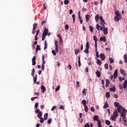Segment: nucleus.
<instances>
[{"instance_id": "f257e3e1", "label": "nucleus", "mask_w": 127, "mask_h": 127, "mask_svg": "<svg viewBox=\"0 0 127 127\" xmlns=\"http://www.w3.org/2000/svg\"><path fill=\"white\" fill-rule=\"evenodd\" d=\"M114 106L117 107L118 111V113H121L122 111H123V106L122 105H120V103L115 102L114 103Z\"/></svg>"}, {"instance_id": "f03ea898", "label": "nucleus", "mask_w": 127, "mask_h": 127, "mask_svg": "<svg viewBox=\"0 0 127 127\" xmlns=\"http://www.w3.org/2000/svg\"><path fill=\"white\" fill-rule=\"evenodd\" d=\"M119 88L120 90H123L124 89H125V91L127 90V79H126L124 82H123V86L121 84L119 85Z\"/></svg>"}, {"instance_id": "7ed1b4c3", "label": "nucleus", "mask_w": 127, "mask_h": 127, "mask_svg": "<svg viewBox=\"0 0 127 127\" xmlns=\"http://www.w3.org/2000/svg\"><path fill=\"white\" fill-rule=\"evenodd\" d=\"M118 117H119V114L118 113V111H114L113 116H111L112 121H116V119H117Z\"/></svg>"}, {"instance_id": "20e7f679", "label": "nucleus", "mask_w": 127, "mask_h": 127, "mask_svg": "<svg viewBox=\"0 0 127 127\" xmlns=\"http://www.w3.org/2000/svg\"><path fill=\"white\" fill-rule=\"evenodd\" d=\"M36 114H38L37 115V117L39 119H41L42 118V112L40 111V109H36L35 111Z\"/></svg>"}, {"instance_id": "39448f33", "label": "nucleus", "mask_w": 127, "mask_h": 127, "mask_svg": "<svg viewBox=\"0 0 127 127\" xmlns=\"http://www.w3.org/2000/svg\"><path fill=\"white\" fill-rule=\"evenodd\" d=\"M105 26H100V25H99V24H97L96 25V29H97L98 31H100V30H104V28H105Z\"/></svg>"}, {"instance_id": "423d86ee", "label": "nucleus", "mask_w": 127, "mask_h": 127, "mask_svg": "<svg viewBox=\"0 0 127 127\" xmlns=\"http://www.w3.org/2000/svg\"><path fill=\"white\" fill-rule=\"evenodd\" d=\"M93 119L96 121L97 122L98 126H99V122H100V125H102L101 123V120H99V116L95 115L93 117Z\"/></svg>"}, {"instance_id": "0eeeda50", "label": "nucleus", "mask_w": 127, "mask_h": 127, "mask_svg": "<svg viewBox=\"0 0 127 127\" xmlns=\"http://www.w3.org/2000/svg\"><path fill=\"white\" fill-rule=\"evenodd\" d=\"M120 19H122V16H115L114 17V21L116 22L120 21Z\"/></svg>"}, {"instance_id": "6e6552de", "label": "nucleus", "mask_w": 127, "mask_h": 127, "mask_svg": "<svg viewBox=\"0 0 127 127\" xmlns=\"http://www.w3.org/2000/svg\"><path fill=\"white\" fill-rule=\"evenodd\" d=\"M108 31H109V28L108 27L104 28L103 29L104 34H105V35H107V34H108V33H109Z\"/></svg>"}, {"instance_id": "1a4fd4ad", "label": "nucleus", "mask_w": 127, "mask_h": 127, "mask_svg": "<svg viewBox=\"0 0 127 127\" xmlns=\"http://www.w3.org/2000/svg\"><path fill=\"white\" fill-rule=\"evenodd\" d=\"M120 72L123 76H127V72H126L125 69L123 68L120 69Z\"/></svg>"}, {"instance_id": "9d476101", "label": "nucleus", "mask_w": 127, "mask_h": 127, "mask_svg": "<svg viewBox=\"0 0 127 127\" xmlns=\"http://www.w3.org/2000/svg\"><path fill=\"white\" fill-rule=\"evenodd\" d=\"M32 65L33 66L35 65V64H36V57L34 56L32 59Z\"/></svg>"}, {"instance_id": "9b49d317", "label": "nucleus", "mask_w": 127, "mask_h": 127, "mask_svg": "<svg viewBox=\"0 0 127 127\" xmlns=\"http://www.w3.org/2000/svg\"><path fill=\"white\" fill-rule=\"evenodd\" d=\"M100 57L102 61H104V60L106 59V56H105V54H104V53L100 54Z\"/></svg>"}, {"instance_id": "f8f14e48", "label": "nucleus", "mask_w": 127, "mask_h": 127, "mask_svg": "<svg viewBox=\"0 0 127 127\" xmlns=\"http://www.w3.org/2000/svg\"><path fill=\"white\" fill-rule=\"evenodd\" d=\"M55 50L58 53V45L57 44V40L55 41Z\"/></svg>"}, {"instance_id": "ddd939ff", "label": "nucleus", "mask_w": 127, "mask_h": 127, "mask_svg": "<svg viewBox=\"0 0 127 127\" xmlns=\"http://www.w3.org/2000/svg\"><path fill=\"white\" fill-rule=\"evenodd\" d=\"M43 34L44 35H48V29H46V27L44 28V32L43 33Z\"/></svg>"}, {"instance_id": "4468645a", "label": "nucleus", "mask_w": 127, "mask_h": 127, "mask_svg": "<svg viewBox=\"0 0 127 127\" xmlns=\"http://www.w3.org/2000/svg\"><path fill=\"white\" fill-rule=\"evenodd\" d=\"M90 17H91L90 15L86 14L85 15V19H86V22H88V21H90Z\"/></svg>"}, {"instance_id": "2eb2a0df", "label": "nucleus", "mask_w": 127, "mask_h": 127, "mask_svg": "<svg viewBox=\"0 0 127 127\" xmlns=\"http://www.w3.org/2000/svg\"><path fill=\"white\" fill-rule=\"evenodd\" d=\"M114 79H117L118 77V69L115 70L114 74Z\"/></svg>"}, {"instance_id": "dca6fc26", "label": "nucleus", "mask_w": 127, "mask_h": 127, "mask_svg": "<svg viewBox=\"0 0 127 127\" xmlns=\"http://www.w3.org/2000/svg\"><path fill=\"white\" fill-rule=\"evenodd\" d=\"M96 76L98 77V78H100L101 77V72L99 70H97L96 72Z\"/></svg>"}, {"instance_id": "f3484780", "label": "nucleus", "mask_w": 127, "mask_h": 127, "mask_svg": "<svg viewBox=\"0 0 127 127\" xmlns=\"http://www.w3.org/2000/svg\"><path fill=\"white\" fill-rule=\"evenodd\" d=\"M42 93H44L46 91V88L44 85L41 86Z\"/></svg>"}, {"instance_id": "a211bd4d", "label": "nucleus", "mask_w": 127, "mask_h": 127, "mask_svg": "<svg viewBox=\"0 0 127 127\" xmlns=\"http://www.w3.org/2000/svg\"><path fill=\"white\" fill-rule=\"evenodd\" d=\"M106 84H105V87H106V88H108V87H109V85H110V81H109V80L108 79H107L106 80Z\"/></svg>"}, {"instance_id": "6ab92c4d", "label": "nucleus", "mask_w": 127, "mask_h": 127, "mask_svg": "<svg viewBox=\"0 0 127 127\" xmlns=\"http://www.w3.org/2000/svg\"><path fill=\"white\" fill-rule=\"evenodd\" d=\"M99 17H100V16L99 15V14H98L96 16H95V19L96 22H98V21H99Z\"/></svg>"}, {"instance_id": "aec40b11", "label": "nucleus", "mask_w": 127, "mask_h": 127, "mask_svg": "<svg viewBox=\"0 0 127 127\" xmlns=\"http://www.w3.org/2000/svg\"><path fill=\"white\" fill-rule=\"evenodd\" d=\"M107 108H109V104L107 102H106L103 106V109H107Z\"/></svg>"}, {"instance_id": "412c9836", "label": "nucleus", "mask_w": 127, "mask_h": 127, "mask_svg": "<svg viewBox=\"0 0 127 127\" xmlns=\"http://www.w3.org/2000/svg\"><path fill=\"white\" fill-rule=\"evenodd\" d=\"M100 41H103V42H106V37H101L100 39Z\"/></svg>"}, {"instance_id": "4be33fe9", "label": "nucleus", "mask_w": 127, "mask_h": 127, "mask_svg": "<svg viewBox=\"0 0 127 127\" xmlns=\"http://www.w3.org/2000/svg\"><path fill=\"white\" fill-rule=\"evenodd\" d=\"M115 14L116 15V16H122L118 10L116 11Z\"/></svg>"}, {"instance_id": "5701e85b", "label": "nucleus", "mask_w": 127, "mask_h": 127, "mask_svg": "<svg viewBox=\"0 0 127 127\" xmlns=\"http://www.w3.org/2000/svg\"><path fill=\"white\" fill-rule=\"evenodd\" d=\"M48 118V113H46L44 115V120L46 121L47 120Z\"/></svg>"}, {"instance_id": "b1692460", "label": "nucleus", "mask_w": 127, "mask_h": 127, "mask_svg": "<svg viewBox=\"0 0 127 127\" xmlns=\"http://www.w3.org/2000/svg\"><path fill=\"white\" fill-rule=\"evenodd\" d=\"M47 49V42L46 41V40L44 42V50H45Z\"/></svg>"}, {"instance_id": "393cba45", "label": "nucleus", "mask_w": 127, "mask_h": 127, "mask_svg": "<svg viewBox=\"0 0 127 127\" xmlns=\"http://www.w3.org/2000/svg\"><path fill=\"white\" fill-rule=\"evenodd\" d=\"M121 117H122V118H123V120L126 119V113L122 112L121 113Z\"/></svg>"}, {"instance_id": "a878e982", "label": "nucleus", "mask_w": 127, "mask_h": 127, "mask_svg": "<svg viewBox=\"0 0 127 127\" xmlns=\"http://www.w3.org/2000/svg\"><path fill=\"white\" fill-rule=\"evenodd\" d=\"M72 19H73V23H75V19L76 18V15H75V14H73L72 15Z\"/></svg>"}, {"instance_id": "bb28decb", "label": "nucleus", "mask_w": 127, "mask_h": 127, "mask_svg": "<svg viewBox=\"0 0 127 127\" xmlns=\"http://www.w3.org/2000/svg\"><path fill=\"white\" fill-rule=\"evenodd\" d=\"M80 52V50L77 49L74 50V54L75 55H77L78 53H79Z\"/></svg>"}, {"instance_id": "cd10ccee", "label": "nucleus", "mask_w": 127, "mask_h": 127, "mask_svg": "<svg viewBox=\"0 0 127 127\" xmlns=\"http://www.w3.org/2000/svg\"><path fill=\"white\" fill-rule=\"evenodd\" d=\"M105 124L107 126H110L111 125V122L109 120H105Z\"/></svg>"}, {"instance_id": "c85d7f7f", "label": "nucleus", "mask_w": 127, "mask_h": 127, "mask_svg": "<svg viewBox=\"0 0 127 127\" xmlns=\"http://www.w3.org/2000/svg\"><path fill=\"white\" fill-rule=\"evenodd\" d=\"M37 81V74H36L35 77L34 78V84H36Z\"/></svg>"}, {"instance_id": "c756f323", "label": "nucleus", "mask_w": 127, "mask_h": 127, "mask_svg": "<svg viewBox=\"0 0 127 127\" xmlns=\"http://www.w3.org/2000/svg\"><path fill=\"white\" fill-rule=\"evenodd\" d=\"M111 96V94L110 93V92H108L106 93V97L107 98H110V97Z\"/></svg>"}, {"instance_id": "7c9ffc66", "label": "nucleus", "mask_w": 127, "mask_h": 127, "mask_svg": "<svg viewBox=\"0 0 127 127\" xmlns=\"http://www.w3.org/2000/svg\"><path fill=\"white\" fill-rule=\"evenodd\" d=\"M109 60L111 64H113L114 63V62H115V61H114V59L112 58H109Z\"/></svg>"}, {"instance_id": "2f4dec72", "label": "nucleus", "mask_w": 127, "mask_h": 127, "mask_svg": "<svg viewBox=\"0 0 127 127\" xmlns=\"http://www.w3.org/2000/svg\"><path fill=\"white\" fill-rule=\"evenodd\" d=\"M97 63L98 65H102V61H101V60H99V59H97Z\"/></svg>"}, {"instance_id": "473e14b6", "label": "nucleus", "mask_w": 127, "mask_h": 127, "mask_svg": "<svg viewBox=\"0 0 127 127\" xmlns=\"http://www.w3.org/2000/svg\"><path fill=\"white\" fill-rule=\"evenodd\" d=\"M88 110H89V109L88 108V106L85 105L84 106V111H85V112H86V113H88Z\"/></svg>"}, {"instance_id": "72a5a7b5", "label": "nucleus", "mask_w": 127, "mask_h": 127, "mask_svg": "<svg viewBox=\"0 0 127 127\" xmlns=\"http://www.w3.org/2000/svg\"><path fill=\"white\" fill-rule=\"evenodd\" d=\"M110 90L111 92H116V87L110 88Z\"/></svg>"}, {"instance_id": "f704fd0d", "label": "nucleus", "mask_w": 127, "mask_h": 127, "mask_svg": "<svg viewBox=\"0 0 127 127\" xmlns=\"http://www.w3.org/2000/svg\"><path fill=\"white\" fill-rule=\"evenodd\" d=\"M85 47L87 49H89L90 48V46L89 45V42H86Z\"/></svg>"}, {"instance_id": "c9c22d12", "label": "nucleus", "mask_w": 127, "mask_h": 127, "mask_svg": "<svg viewBox=\"0 0 127 127\" xmlns=\"http://www.w3.org/2000/svg\"><path fill=\"white\" fill-rule=\"evenodd\" d=\"M100 20L101 21V22H104V23H105V20H104V18H103V16H100Z\"/></svg>"}, {"instance_id": "e433bc0d", "label": "nucleus", "mask_w": 127, "mask_h": 127, "mask_svg": "<svg viewBox=\"0 0 127 127\" xmlns=\"http://www.w3.org/2000/svg\"><path fill=\"white\" fill-rule=\"evenodd\" d=\"M89 30L91 32H93L94 31V27L90 26H89Z\"/></svg>"}, {"instance_id": "4c0bfd02", "label": "nucleus", "mask_w": 127, "mask_h": 127, "mask_svg": "<svg viewBox=\"0 0 127 127\" xmlns=\"http://www.w3.org/2000/svg\"><path fill=\"white\" fill-rule=\"evenodd\" d=\"M64 4H68L69 3V0H64Z\"/></svg>"}, {"instance_id": "58836bf2", "label": "nucleus", "mask_w": 127, "mask_h": 127, "mask_svg": "<svg viewBox=\"0 0 127 127\" xmlns=\"http://www.w3.org/2000/svg\"><path fill=\"white\" fill-rule=\"evenodd\" d=\"M96 52V56L97 58H99L100 56H99V52L98 51H95Z\"/></svg>"}, {"instance_id": "ea45409f", "label": "nucleus", "mask_w": 127, "mask_h": 127, "mask_svg": "<svg viewBox=\"0 0 127 127\" xmlns=\"http://www.w3.org/2000/svg\"><path fill=\"white\" fill-rule=\"evenodd\" d=\"M40 119V123H41V124H43V123H44V120L43 119V118H39Z\"/></svg>"}, {"instance_id": "a19ab883", "label": "nucleus", "mask_w": 127, "mask_h": 127, "mask_svg": "<svg viewBox=\"0 0 127 127\" xmlns=\"http://www.w3.org/2000/svg\"><path fill=\"white\" fill-rule=\"evenodd\" d=\"M84 52L85 53H87V54H89V49H85V50L84 51Z\"/></svg>"}, {"instance_id": "79ce46f5", "label": "nucleus", "mask_w": 127, "mask_h": 127, "mask_svg": "<svg viewBox=\"0 0 127 127\" xmlns=\"http://www.w3.org/2000/svg\"><path fill=\"white\" fill-rule=\"evenodd\" d=\"M93 39L95 41V43L97 42V40L98 39L97 38V37L95 35L93 36Z\"/></svg>"}, {"instance_id": "37998d69", "label": "nucleus", "mask_w": 127, "mask_h": 127, "mask_svg": "<svg viewBox=\"0 0 127 127\" xmlns=\"http://www.w3.org/2000/svg\"><path fill=\"white\" fill-rule=\"evenodd\" d=\"M78 18L79 20L81 19V15H80V14H81V12L80 11H79L78 12Z\"/></svg>"}, {"instance_id": "c03bdc74", "label": "nucleus", "mask_w": 127, "mask_h": 127, "mask_svg": "<svg viewBox=\"0 0 127 127\" xmlns=\"http://www.w3.org/2000/svg\"><path fill=\"white\" fill-rule=\"evenodd\" d=\"M45 36H47L46 35H44V34H42V40H43V41L44 40V39H45Z\"/></svg>"}, {"instance_id": "a18cd8bd", "label": "nucleus", "mask_w": 127, "mask_h": 127, "mask_svg": "<svg viewBox=\"0 0 127 127\" xmlns=\"http://www.w3.org/2000/svg\"><path fill=\"white\" fill-rule=\"evenodd\" d=\"M123 122H124V126H127V119H123Z\"/></svg>"}, {"instance_id": "49530a36", "label": "nucleus", "mask_w": 127, "mask_h": 127, "mask_svg": "<svg viewBox=\"0 0 127 127\" xmlns=\"http://www.w3.org/2000/svg\"><path fill=\"white\" fill-rule=\"evenodd\" d=\"M60 90V85H59L57 88H56V92H58Z\"/></svg>"}, {"instance_id": "de8ad7c7", "label": "nucleus", "mask_w": 127, "mask_h": 127, "mask_svg": "<svg viewBox=\"0 0 127 127\" xmlns=\"http://www.w3.org/2000/svg\"><path fill=\"white\" fill-rule=\"evenodd\" d=\"M36 27H37V24H33V29H36Z\"/></svg>"}, {"instance_id": "09e8293b", "label": "nucleus", "mask_w": 127, "mask_h": 127, "mask_svg": "<svg viewBox=\"0 0 127 127\" xmlns=\"http://www.w3.org/2000/svg\"><path fill=\"white\" fill-rule=\"evenodd\" d=\"M97 47L98 46L97 45V42H95V51H97L98 50Z\"/></svg>"}, {"instance_id": "8fccbe9b", "label": "nucleus", "mask_w": 127, "mask_h": 127, "mask_svg": "<svg viewBox=\"0 0 127 127\" xmlns=\"http://www.w3.org/2000/svg\"><path fill=\"white\" fill-rule=\"evenodd\" d=\"M82 104L83 105V106H86V100H83L82 101Z\"/></svg>"}, {"instance_id": "3c124183", "label": "nucleus", "mask_w": 127, "mask_h": 127, "mask_svg": "<svg viewBox=\"0 0 127 127\" xmlns=\"http://www.w3.org/2000/svg\"><path fill=\"white\" fill-rule=\"evenodd\" d=\"M105 66V68L106 70H108V68H109V66L108 65V64H105L104 65Z\"/></svg>"}, {"instance_id": "603ef678", "label": "nucleus", "mask_w": 127, "mask_h": 127, "mask_svg": "<svg viewBox=\"0 0 127 127\" xmlns=\"http://www.w3.org/2000/svg\"><path fill=\"white\" fill-rule=\"evenodd\" d=\"M52 53L53 54V55H54V56H56V52H55V50H53L52 51Z\"/></svg>"}, {"instance_id": "864d4df0", "label": "nucleus", "mask_w": 127, "mask_h": 127, "mask_svg": "<svg viewBox=\"0 0 127 127\" xmlns=\"http://www.w3.org/2000/svg\"><path fill=\"white\" fill-rule=\"evenodd\" d=\"M38 103H36L35 104V109H37V108H38Z\"/></svg>"}, {"instance_id": "5fc2aeb1", "label": "nucleus", "mask_w": 127, "mask_h": 127, "mask_svg": "<svg viewBox=\"0 0 127 127\" xmlns=\"http://www.w3.org/2000/svg\"><path fill=\"white\" fill-rule=\"evenodd\" d=\"M65 29H66V30L69 29V25L68 24L65 25Z\"/></svg>"}, {"instance_id": "6e6d98bb", "label": "nucleus", "mask_w": 127, "mask_h": 127, "mask_svg": "<svg viewBox=\"0 0 127 127\" xmlns=\"http://www.w3.org/2000/svg\"><path fill=\"white\" fill-rule=\"evenodd\" d=\"M44 69H45V66H44V64H42V70L44 71Z\"/></svg>"}, {"instance_id": "4d7b16f0", "label": "nucleus", "mask_w": 127, "mask_h": 127, "mask_svg": "<svg viewBox=\"0 0 127 127\" xmlns=\"http://www.w3.org/2000/svg\"><path fill=\"white\" fill-rule=\"evenodd\" d=\"M84 127H90V124L89 123H86L85 125H84Z\"/></svg>"}, {"instance_id": "13d9d810", "label": "nucleus", "mask_w": 127, "mask_h": 127, "mask_svg": "<svg viewBox=\"0 0 127 127\" xmlns=\"http://www.w3.org/2000/svg\"><path fill=\"white\" fill-rule=\"evenodd\" d=\"M37 50H40V46L38 45H37V48H36Z\"/></svg>"}, {"instance_id": "bf43d9fd", "label": "nucleus", "mask_w": 127, "mask_h": 127, "mask_svg": "<svg viewBox=\"0 0 127 127\" xmlns=\"http://www.w3.org/2000/svg\"><path fill=\"white\" fill-rule=\"evenodd\" d=\"M86 91H87V90H86V89H83V90H82V94H85Z\"/></svg>"}, {"instance_id": "052dcab7", "label": "nucleus", "mask_w": 127, "mask_h": 127, "mask_svg": "<svg viewBox=\"0 0 127 127\" xmlns=\"http://www.w3.org/2000/svg\"><path fill=\"white\" fill-rule=\"evenodd\" d=\"M52 122V119H49L48 120V124H49V125H50V124H51Z\"/></svg>"}, {"instance_id": "680f3d73", "label": "nucleus", "mask_w": 127, "mask_h": 127, "mask_svg": "<svg viewBox=\"0 0 127 127\" xmlns=\"http://www.w3.org/2000/svg\"><path fill=\"white\" fill-rule=\"evenodd\" d=\"M60 44H61V43H63V39H62V38H60Z\"/></svg>"}, {"instance_id": "e2e57ef3", "label": "nucleus", "mask_w": 127, "mask_h": 127, "mask_svg": "<svg viewBox=\"0 0 127 127\" xmlns=\"http://www.w3.org/2000/svg\"><path fill=\"white\" fill-rule=\"evenodd\" d=\"M60 110H64V106H63V105H61L60 107Z\"/></svg>"}, {"instance_id": "0e129e2a", "label": "nucleus", "mask_w": 127, "mask_h": 127, "mask_svg": "<svg viewBox=\"0 0 127 127\" xmlns=\"http://www.w3.org/2000/svg\"><path fill=\"white\" fill-rule=\"evenodd\" d=\"M98 127H102V124H101V122H100V121H99L98 122Z\"/></svg>"}, {"instance_id": "69168bd1", "label": "nucleus", "mask_w": 127, "mask_h": 127, "mask_svg": "<svg viewBox=\"0 0 127 127\" xmlns=\"http://www.w3.org/2000/svg\"><path fill=\"white\" fill-rule=\"evenodd\" d=\"M55 109H56V106H53L52 108L51 111H54V110H55Z\"/></svg>"}, {"instance_id": "338daca9", "label": "nucleus", "mask_w": 127, "mask_h": 127, "mask_svg": "<svg viewBox=\"0 0 127 127\" xmlns=\"http://www.w3.org/2000/svg\"><path fill=\"white\" fill-rule=\"evenodd\" d=\"M122 111H123V113H126V112H127V110H126V109H125V108H123V109H122Z\"/></svg>"}, {"instance_id": "774afa93", "label": "nucleus", "mask_w": 127, "mask_h": 127, "mask_svg": "<svg viewBox=\"0 0 127 127\" xmlns=\"http://www.w3.org/2000/svg\"><path fill=\"white\" fill-rule=\"evenodd\" d=\"M82 10L84 12V11H87V9L86 8H83Z\"/></svg>"}]
</instances>
